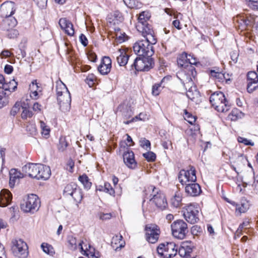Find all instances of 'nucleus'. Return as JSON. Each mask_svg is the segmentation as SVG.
<instances>
[{"label": "nucleus", "instance_id": "a19ab883", "mask_svg": "<svg viewBox=\"0 0 258 258\" xmlns=\"http://www.w3.org/2000/svg\"><path fill=\"white\" fill-rule=\"evenodd\" d=\"M68 143L66 139L63 137H61L59 138V144H58L57 148L59 151L63 152L66 150L68 147Z\"/></svg>", "mask_w": 258, "mask_h": 258}, {"label": "nucleus", "instance_id": "09e8293b", "mask_svg": "<svg viewBox=\"0 0 258 258\" xmlns=\"http://www.w3.org/2000/svg\"><path fill=\"white\" fill-rule=\"evenodd\" d=\"M143 155L148 162H153L156 159V154L153 152H148L144 153Z\"/></svg>", "mask_w": 258, "mask_h": 258}, {"label": "nucleus", "instance_id": "cd10ccee", "mask_svg": "<svg viewBox=\"0 0 258 258\" xmlns=\"http://www.w3.org/2000/svg\"><path fill=\"white\" fill-rule=\"evenodd\" d=\"M250 203L245 198L241 199L239 203L235 204L236 213L241 214L245 213L250 207Z\"/></svg>", "mask_w": 258, "mask_h": 258}, {"label": "nucleus", "instance_id": "7ed1b4c3", "mask_svg": "<svg viewBox=\"0 0 258 258\" xmlns=\"http://www.w3.org/2000/svg\"><path fill=\"white\" fill-rule=\"evenodd\" d=\"M210 102L218 112H227L230 108V104L222 92H216L212 94L210 97Z\"/></svg>", "mask_w": 258, "mask_h": 258}, {"label": "nucleus", "instance_id": "de8ad7c7", "mask_svg": "<svg viewBox=\"0 0 258 258\" xmlns=\"http://www.w3.org/2000/svg\"><path fill=\"white\" fill-rule=\"evenodd\" d=\"M246 27L252 26L254 22V20L251 16L247 17L246 18H243L240 20Z\"/></svg>", "mask_w": 258, "mask_h": 258}, {"label": "nucleus", "instance_id": "e433bc0d", "mask_svg": "<svg viewBox=\"0 0 258 258\" xmlns=\"http://www.w3.org/2000/svg\"><path fill=\"white\" fill-rule=\"evenodd\" d=\"M22 112L21 117L23 119H26L28 118H31L33 115V113L31 111L29 108L27 106H22Z\"/></svg>", "mask_w": 258, "mask_h": 258}, {"label": "nucleus", "instance_id": "c03bdc74", "mask_svg": "<svg viewBox=\"0 0 258 258\" xmlns=\"http://www.w3.org/2000/svg\"><path fill=\"white\" fill-rule=\"evenodd\" d=\"M142 60H144V66H148V68L149 67V70L153 68L154 65V61L153 58L151 56H142Z\"/></svg>", "mask_w": 258, "mask_h": 258}, {"label": "nucleus", "instance_id": "2f4dec72", "mask_svg": "<svg viewBox=\"0 0 258 258\" xmlns=\"http://www.w3.org/2000/svg\"><path fill=\"white\" fill-rule=\"evenodd\" d=\"M82 243L83 241H80L78 245L81 249V251L84 252V254L87 256L89 258H97L95 255L94 249L93 248H91L90 245H89V249L86 248V250H84L82 246Z\"/></svg>", "mask_w": 258, "mask_h": 258}, {"label": "nucleus", "instance_id": "13d9d810", "mask_svg": "<svg viewBox=\"0 0 258 258\" xmlns=\"http://www.w3.org/2000/svg\"><path fill=\"white\" fill-rule=\"evenodd\" d=\"M113 16L116 21L119 22H122L124 20V18L122 15V14L118 11L114 12Z\"/></svg>", "mask_w": 258, "mask_h": 258}, {"label": "nucleus", "instance_id": "a18cd8bd", "mask_svg": "<svg viewBox=\"0 0 258 258\" xmlns=\"http://www.w3.org/2000/svg\"><path fill=\"white\" fill-rule=\"evenodd\" d=\"M211 77L218 80L219 81H223L225 78L224 74L219 72H216L215 70H211L210 71Z\"/></svg>", "mask_w": 258, "mask_h": 258}, {"label": "nucleus", "instance_id": "6e6552de", "mask_svg": "<svg viewBox=\"0 0 258 258\" xmlns=\"http://www.w3.org/2000/svg\"><path fill=\"white\" fill-rule=\"evenodd\" d=\"M151 191L152 192L151 195H152L153 197L150 200H152L157 207L162 210L164 209L167 205L164 195L153 185L149 186L145 190V192H150Z\"/></svg>", "mask_w": 258, "mask_h": 258}, {"label": "nucleus", "instance_id": "f8f14e48", "mask_svg": "<svg viewBox=\"0 0 258 258\" xmlns=\"http://www.w3.org/2000/svg\"><path fill=\"white\" fill-rule=\"evenodd\" d=\"M145 230L147 241L151 243H155L158 241L160 231L157 225L153 224H147L145 226Z\"/></svg>", "mask_w": 258, "mask_h": 258}, {"label": "nucleus", "instance_id": "49530a36", "mask_svg": "<svg viewBox=\"0 0 258 258\" xmlns=\"http://www.w3.org/2000/svg\"><path fill=\"white\" fill-rule=\"evenodd\" d=\"M122 237L121 235H115L113 237L112 239V241H111V245L112 246L114 247V246L113 245V244H117V242H118V243H119V247H121L122 246H123V245H122L123 243H120V241H121L122 240ZM118 247V246H117L116 247V249H117V248Z\"/></svg>", "mask_w": 258, "mask_h": 258}, {"label": "nucleus", "instance_id": "37998d69", "mask_svg": "<svg viewBox=\"0 0 258 258\" xmlns=\"http://www.w3.org/2000/svg\"><path fill=\"white\" fill-rule=\"evenodd\" d=\"M183 116L184 119L191 124H192L196 121V117L192 115L191 113L187 112L186 110H184Z\"/></svg>", "mask_w": 258, "mask_h": 258}, {"label": "nucleus", "instance_id": "bb28decb", "mask_svg": "<svg viewBox=\"0 0 258 258\" xmlns=\"http://www.w3.org/2000/svg\"><path fill=\"white\" fill-rule=\"evenodd\" d=\"M59 25L69 35L72 36L74 34V30L72 23L66 18H61L59 21Z\"/></svg>", "mask_w": 258, "mask_h": 258}, {"label": "nucleus", "instance_id": "79ce46f5", "mask_svg": "<svg viewBox=\"0 0 258 258\" xmlns=\"http://www.w3.org/2000/svg\"><path fill=\"white\" fill-rule=\"evenodd\" d=\"M165 78H163L160 83L155 84L152 87V94L154 96H157L161 91V84Z\"/></svg>", "mask_w": 258, "mask_h": 258}, {"label": "nucleus", "instance_id": "a211bd4d", "mask_svg": "<svg viewBox=\"0 0 258 258\" xmlns=\"http://www.w3.org/2000/svg\"><path fill=\"white\" fill-rule=\"evenodd\" d=\"M41 164L29 163L22 167V171L29 177L37 179L38 172Z\"/></svg>", "mask_w": 258, "mask_h": 258}, {"label": "nucleus", "instance_id": "20e7f679", "mask_svg": "<svg viewBox=\"0 0 258 258\" xmlns=\"http://www.w3.org/2000/svg\"><path fill=\"white\" fill-rule=\"evenodd\" d=\"M40 206V201L38 196L31 194L24 200L21 204V209L25 212L34 213L37 211Z\"/></svg>", "mask_w": 258, "mask_h": 258}, {"label": "nucleus", "instance_id": "bf43d9fd", "mask_svg": "<svg viewBox=\"0 0 258 258\" xmlns=\"http://www.w3.org/2000/svg\"><path fill=\"white\" fill-rule=\"evenodd\" d=\"M178 254L181 257H183L184 258H189L190 255L187 254V252L181 246L179 247L178 249Z\"/></svg>", "mask_w": 258, "mask_h": 258}, {"label": "nucleus", "instance_id": "ddd939ff", "mask_svg": "<svg viewBox=\"0 0 258 258\" xmlns=\"http://www.w3.org/2000/svg\"><path fill=\"white\" fill-rule=\"evenodd\" d=\"M183 216L185 220L190 224H195L199 220V211L192 205L186 207L184 211Z\"/></svg>", "mask_w": 258, "mask_h": 258}, {"label": "nucleus", "instance_id": "c85d7f7f", "mask_svg": "<svg viewBox=\"0 0 258 258\" xmlns=\"http://www.w3.org/2000/svg\"><path fill=\"white\" fill-rule=\"evenodd\" d=\"M39 170L37 179L46 180L50 177L51 171L48 166L40 164Z\"/></svg>", "mask_w": 258, "mask_h": 258}, {"label": "nucleus", "instance_id": "f03ea898", "mask_svg": "<svg viewBox=\"0 0 258 258\" xmlns=\"http://www.w3.org/2000/svg\"><path fill=\"white\" fill-rule=\"evenodd\" d=\"M56 92L60 109L64 112L69 111L71 108V94L66 85L61 80L56 83Z\"/></svg>", "mask_w": 258, "mask_h": 258}, {"label": "nucleus", "instance_id": "473e14b6", "mask_svg": "<svg viewBox=\"0 0 258 258\" xmlns=\"http://www.w3.org/2000/svg\"><path fill=\"white\" fill-rule=\"evenodd\" d=\"M254 178L253 173L252 172L245 173L242 178L243 186L246 187L247 185L251 184L252 182L254 183Z\"/></svg>", "mask_w": 258, "mask_h": 258}, {"label": "nucleus", "instance_id": "39448f33", "mask_svg": "<svg viewBox=\"0 0 258 258\" xmlns=\"http://www.w3.org/2000/svg\"><path fill=\"white\" fill-rule=\"evenodd\" d=\"M63 195L66 198L71 197L74 201L79 204L83 199V194L81 188L77 184L71 182L68 184L64 188Z\"/></svg>", "mask_w": 258, "mask_h": 258}, {"label": "nucleus", "instance_id": "4be33fe9", "mask_svg": "<svg viewBox=\"0 0 258 258\" xmlns=\"http://www.w3.org/2000/svg\"><path fill=\"white\" fill-rule=\"evenodd\" d=\"M113 54L116 56L117 62L120 66H125L130 60V56L126 54L124 49L118 48Z\"/></svg>", "mask_w": 258, "mask_h": 258}, {"label": "nucleus", "instance_id": "4c0bfd02", "mask_svg": "<svg viewBox=\"0 0 258 258\" xmlns=\"http://www.w3.org/2000/svg\"><path fill=\"white\" fill-rule=\"evenodd\" d=\"M185 72L181 71L177 73L176 76L183 84L191 82V78L189 76L183 77V75H185Z\"/></svg>", "mask_w": 258, "mask_h": 258}, {"label": "nucleus", "instance_id": "e2e57ef3", "mask_svg": "<svg viewBox=\"0 0 258 258\" xmlns=\"http://www.w3.org/2000/svg\"><path fill=\"white\" fill-rule=\"evenodd\" d=\"M10 175L14 176L17 179L23 177L22 174L15 169H12L10 172Z\"/></svg>", "mask_w": 258, "mask_h": 258}, {"label": "nucleus", "instance_id": "864d4df0", "mask_svg": "<svg viewBox=\"0 0 258 258\" xmlns=\"http://www.w3.org/2000/svg\"><path fill=\"white\" fill-rule=\"evenodd\" d=\"M103 190L109 194L110 195H113L114 194V189L112 188L111 185L107 182L104 183Z\"/></svg>", "mask_w": 258, "mask_h": 258}, {"label": "nucleus", "instance_id": "1a4fd4ad", "mask_svg": "<svg viewBox=\"0 0 258 258\" xmlns=\"http://www.w3.org/2000/svg\"><path fill=\"white\" fill-rule=\"evenodd\" d=\"M11 249L13 253L19 258H26L28 255V246L21 239H14L12 241Z\"/></svg>", "mask_w": 258, "mask_h": 258}, {"label": "nucleus", "instance_id": "5701e85b", "mask_svg": "<svg viewBox=\"0 0 258 258\" xmlns=\"http://www.w3.org/2000/svg\"><path fill=\"white\" fill-rule=\"evenodd\" d=\"M30 96L34 100L38 99L42 94V88L38 85L36 80H33L30 85Z\"/></svg>", "mask_w": 258, "mask_h": 258}, {"label": "nucleus", "instance_id": "b1692460", "mask_svg": "<svg viewBox=\"0 0 258 258\" xmlns=\"http://www.w3.org/2000/svg\"><path fill=\"white\" fill-rule=\"evenodd\" d=\"M247 161V159L244 156H238L234 162V165H231V167L237 174H239L241 172L242 168L245 166Z\"/></svg>", "mask_w": 258, "mask_h": 258}, {"label": "nucleus", "instance_id": "9d476101", "mask_svg": "<svg viewBox=\"0 0 258 258\" xmlns=\"http://www.w3.org/2000/svg\"><path fill=\"white\" fill-rule=\"evenodd\" d=\"M178 246L174 242L161 243L157 247L159 255L164 258H171L174 256L177 252Z\"/></svg>", "mask_w": 258, "mask_h": 258}, {"label": "nucleus", "instance_id": "4d7b16f0", "mask_svg": "<svg viewBox=\"0 0 258 258\" xmlns=\"http://www.w3.org/2000/svg\"><path fill=\"white\" fill-rule=\"evenodd\" d=\"M249 223L248 221H245L243 222L242 223L240 224L237 230V233H240L243 231V229L248 228V226Z\"/></svg>", "mask_w": 258, "mask_h": 258}, {"label": "nucleus", "instance_id": "aec40b11", "mask_svg": "<svg viewBox=\"0 0 258 258\" xmlns=\"http://www.w3.org/2000/svg\"><path fill=\"white\" fill-rule=\"evenodd\" d=\"M123 159L124 164L130 168L134 169L137 166L135 160L134 153L133 151L127 150L123 154Z\"/></svg>", "mask_w": 258, "mask_h": 258}, {"label": "nucleus", "instance_id": "338daca9", "mask_svg": "<svg viewBox=\"0 0 258 258\" xmlns=\"http://www.w3.org/2000/svg\"><path fill=\"white\" fill-rule=\"evenodd\" d=\"M80 40L81 43V44L84 46H86L88 45V41L86 38V37L83 34H81L80 36Z\"/></svg>", "mask_w": 258, "mask_h": 258}, {"label": "nucleus", "instance_id": "ea45409f", "mask_svg": "<svg viewBox=\"0 0 258 258\" xmlns=\"http://www.w3.org/2000/svg\"><path fill=\"white\" fill-rule=\"evenodd\" d=\"M181 246L185 249V250L187 252V254L190 255V254L192 251L193 248L194 247L193 243H191V241H184L182 242Z\"/></svg>", "mask_w": 258, "mask_h": 258}, {"label": "nucleus", "instance_id": "dca6fc26", "mask_svg": "<svg viewBox=\"0 0 258 258\" xmlns=\"http://www.w3.org/2000/svg\"><path fill=\"white\" fill-rule=\"evenodd\" d=\"M17 21L14 17H8L6 18L2 23V26L4 30L6 31H11L13 32V35H10V38H15L18 34V31L14 29V28L16 26Z\"/></svg>", "mask_w": 258, "mask_h": 258}, {"label": "nucleus", "instance_id": "4468645a", "mask_svg": "<svg viewBox=\"0 0 258 258\" xmlns=\"http://www.w3.org/2000/svg\"><path fill=\"white\" fill-rule=\"evenodd\" d=\"M258 88V75L255 72L250 71L247 74V90L252 93Z\"/></svg>", "mask_w": 258, "mask_h": 258}, {"label": "nucleus", "instance_id": "412c9836", "mask_svg": "<svg viewBox=\"0 0 258 258\" xmlns=\"http://www.w3.org/2000/svg\"><path fill=\"white\" fill-rule=\"evenodd\" d=\"M185 191L189 196L196 197L201 194L202 190L199 184L191 182L185 185Z\"/></svg>", "mask_w": 258, "mask_h": 258}, {"label": "nucleus", "instance_id": "0e129e2a", "mask_svg": "<svg viewBox=\"0 0 258 258\" xmlns=\"http://www.w3.org/2000/svg\"><path fill=\"white\" fill-rule=\"evenodd\" d=\"M36 2L38 6L41 8L43 9L46 6L47 0H34Z\"/></svg>", "mask_w": 258, "mask_h": 258}, {"label": "nucleus", "instance_id": "3c124183", "mask_svg": "<svg viewBox=\"0 0 258 258\" xmlns=\"http://www.w3.org/2000/svg\"><path fill=\"white\" fill-rule=\"evenodd\" d=\"M22 106L20 103L16 102L11 110V114L15 116L19 111Z\"/></svg>", "mask_w": 258, "mask_h": 258}, {"label": "nucleus", "instance_id": "7c9ffc66", "mask_svg": "<svg viewBox=\"0 0 258 258\" xmlns=\"http://www.w3.org/2000/svg\"><path fill=\"white\" fill-rule=\"evenodd\" d=\"M186 96L191 100L196 101L200 97V93L195 87H191L186 92Z\"/></svg>", "mask_w": 258, "mask_h": 258}, {"label": "nucleus", "instance_id": "6e6d98bb", "mask_svg": "<svg viewBox=\"0 0 258 258\" xmlns=\"http://www.w3.org/2000/svg\"><path fill=\"white\" fill-rule=\"evenodd\" d=\"M40 125L42 128V134L45 136H47L49 134L50 130L48 126L45 125L44 122L41 121Z\"/></svg>", "mask_w": 258, "mask_h": 258}, {"label": "nucleus", "instance_id": "5fc2aeb1", "mask_svg": "<svg viewBox=\"0 0 258 258\" xmlns=\"http://www.w3.org/2000/svg\"><path fill=\"white\" fill-rule=\"evenodd\" d=\"M123 2L128 8L131 9L137 8L136 0H123Z\"/></svg>", "mask_w": 258, "mask_h": 258}, {"label": "nucleus", "instance_id": "423d86ee", "mask_svg": "<svg viewBox=\"0 0 258 258\" xmlns=\"http://www.w3.org/2000/svg\"><path fill=\"white\" fill-rule=\"evenodd\" d=\"M151 15L148 11H143L139 14L136 27L138 31L142 33V34L145 33L151 34L152 32H154L151 28V26L148 23V21Z\"/></svg>", "mask_w": 258, "mask_h": 258}, {"label": "nucleus", "instance_id": "72a5a7b5", "mask_svg": "<svg viewBox=\"0 0 258 258\" xmlns=\"http://www.w3.org/2000/svg\"><path fill=\"white\" fill-rule=\"evenodd\" d=\"M116 41L117 43H121L126 40L127 36L124 33H121L119 28L115 29Z\"/></svg>", "mask_w": 258, "mask_h": 258}, {"label": "nucleus", "instance_id": "603ef678", "mask_svg": "<svg viewBox=\"0 0 258 258\" xmlns=\"http://www.w3.org/2000/svg\"><path fill=\"white\" fill-rule=\"evenodd\" d=\"M237 141L239 143H242L246 146L250 145L253 146L254 145L253 142H252L251 141L247 140V139L241 137H238L237 138Z\"/></svg>", "mask_w": 258, "mask_h": 258}, {"label": "nucleus", "instance_id": "a878e982", "mask_svg": "<svg viewBox=\"0 0 258 258\" xmlns=\"http://www.w3.org/2000/svg\"><path fill=\"white\" fill-rule=\"evenodd\" d=\"M12 199V195L7 189H3L0 192V207H4L9 205Z\"/></svg>", "mask_w": 258, "mask_h": 258}, {"label": "nucleus", "instance_id": "c9c22d12", "mask_svg": "<svg viewBox=\"0 0 258 258\" xmlns=\"http://www.w3.org/2000/svg\"><path fill=\"white\" fill-rule=\"evenodd\" d=\"M79 180L82 183L86 188H90L92 183L86 174H83L79 177Z\"/></svg>", "mask_w": 258, "mask_h": 258}, {"label": "nucleus", "instance_id": "052dcab7", "mask_svg": "<svg viewBox=\"0 0 258 258\" xmlns=\"http://www.w3.org/2000/svg\"><path fill=\"white\" fill-rule=\"evenodd\" d=\"M140 145L143 148H146V149L150 148L151 144L150 141L145 138L142 139L140 141Z\"/></svg>", "mask_w": 258, "mask_h": 258}, {"label": "nucleus", "instance_id": "f257e3e1", "mask_svg": "<svg viewBox=\"0 0 258 258\" xmlns=\"http://www.w3.org/2000/svg\"><path fill=\"white\" fill-rule=\"evenodd\" d=\"M142 35L145 39L139 40L134 44V51L139 56H152L154 53L152 45L156 42L154 38V32L151 34L145 33Z\"/></svg>", "mask_w": 258, "mask_h": 258}, {"label": "nucleus", "instance_id": "774afa93", "mask_svg": "<svg viewBox=\"0 0 258 258\" xmlns=\"http://www.w3.org/2000/svg\"><path fill=\"white\" fill-rule=\"evenodd\" d=\"M41 107H42V106L41 104H40L38 102H35L33 104L32 109L34 111L38 112L41 111Z\"/></svg>", "mask_w": 258, "mask_h": 258}, {"label": "nucleus", "instance_id": "2eb2a0df", "mask_svg": "<svg viewBox=\"0 0 258 258\" xmlns=\"http://www.w3.org/2000/svg\"><path fill=\"white\" fill-rule=\"evenodd\" d=\"M177 62L178 66L187 69L188 71L190 72L192 76L194 75V73H196L195 68L191 65L195 63V62H190L189 60V58H187V54L186 53H183L177 58Z\"/></svg>", "mask_w": 258, "mask_h": 258}, {"label": "nucleus", "instance_id": "680f3d73", "mask_svg": "<svg viewBox=\"0 0 258 258\" xmlns=\"http://www.w3.org/2000/svg\"><path fill=\"white\" fill-rule=\"evenodd\" d=\"M95 79V77L93 75H89L86 79V82L89 85L90 87L92 86L94 84V81Z\"/></svg>", "mask_w": 258, "mask_h": 258}, {"label": "nucleus", "instance_id": "8fccbe9b", "mask_svg": "<svg viewBox=\"0 0 258 258\" xmlns=\"http://www.w3.org/2000/svg\"><path fill=\"white\" fill-rule=\"evenodd\" d=\"M68 242L70 245V248L71 249H76L77 248V239L75 237L70 236L68 237Z\"/></svg>", "mask_w": 258, "mask_h": 258}, {"label": "nucleus", "instance_id": "69168bd1", "mask_svg": "<svg viewBox=\"0 0 258 258\" xmlns=\"http://www.w3.org/2000/svg\"><path fill=\"white\" fill-rule=\"evenodd\" d=\"M8 84L11 92L14 91L17 87V83L14 79L10 81Z\"/></svg>", "mask_w": 258, "mask_h": 258}, {"label": "nucleus", "instance_id": "f704fd0d", "mask_svg": "<svg viewBox=\"0 0 258 258\" xmlns=\"http://www.w3.org/2000/svg\"><path fill=\"white\" fill-rule=\"evenodd\" d=\"M9 102L8 94L4 91H0V109L7 105Z\"/></svg>", "mask_w": 258, "mask_h": 258}, {"label": "nucleus", "instance_id": "393cba45", "mask_svg": "<svg viewBox=\"0 0 258 258\" xmlns=\"http://www.w3.org/2000/svg\"><path fill=\"white\" fill-rule=\"evenodd\" d=\"M144 62L142 57H137L131 64L130 70L131 71L135 69L137 71H148L149 67L148 68V66H144Z\"/></svg>", "mask_w": 258, "mask_h": 258}, {"label": "nucleus", "instance_id": "f3484780", "mask_svg": "<svg viewBox=\"0 0 258 258\" xmlns=\"http://www.w3.org/2000/svg\"><path fill=\"white\" fill-rule=\"evenodd\" d=\"M15 4L13 2H5L0 7V15L2 17H11L15 12Z\"/></svg>", "mask_w": 258, "mask_h": 258}, {"label": "nucleus", "instance_id": "58836bf2", "mask_svg": "<svg viewBox=\"0 0 258 258\" xmlns=\"http://www.w3.org/2000/svg\"><path fill=\"white\" fill-rule=\"evenodd\" d=\"M171 204L176 208L179 207L181 205V197L179 194H176L174 197L171 199Z\"/></svg>", "mask_w": 258, "mask_h": 258}, {"label": "nucleus", "instance_id": "6ab92c4d", "mask_svg": "<svg viewBox=\"0 0 258 258\" xmlns=\"http://www.w3.org/2000/svg\"><path fill=\"white\" fill-rule=\"evenodd\" d=\"M111 60L108 56L103 57L100 64L98 67L99 73L103 75L108 74L111 70Z\"/></svg>", "mask_w": 258, "mask_h": 258}, {"label": "nucleus", "instance_id": "9b49d317", "mask_svg": "<svg viewBox=\"0 0 258 258\" xmlns=\"http://www.w3.org/2000/svg\"><path fill=\"white\" fill-rule=\"evenodd\" d=\"M187 170H181L178 174L179 181L182 185H186L190 182H195L197 180L196 169L194 167L189 166Z\"/></svg>", "mask_w": 258, "mask_h": 258}, {"label": "nucleus", "instance_id": "0eeeda50", "mask_svg": "<svg viewBox=\"0 0 258 258\" xmlns=\"http://www.w3.org/2000/svg\"><path fill=\"white\" fill-rule=\"evenodd\" d=\"M173 236L179 239H184L188 232L187 224L182 220H177L171 225Z\"/></svg>", "mask_w": 258, "mask_h": 258}, {"label": "nucleus", "instance_id": "c756f323", "mask_svg": "<svg viewBox=\"0 0 258 258\" xmlns=\"http://www.w3.org/2000/svg\"><path fill=\"white\" fill-rule=\"evenodd\" d=\"M244 116V114L239 109L234 108L232 110L228 117L231 120L236 121L239 119L242 118Z\"/></svg>", "mask_w": 258, "mask_h": 258}]
</instances>
